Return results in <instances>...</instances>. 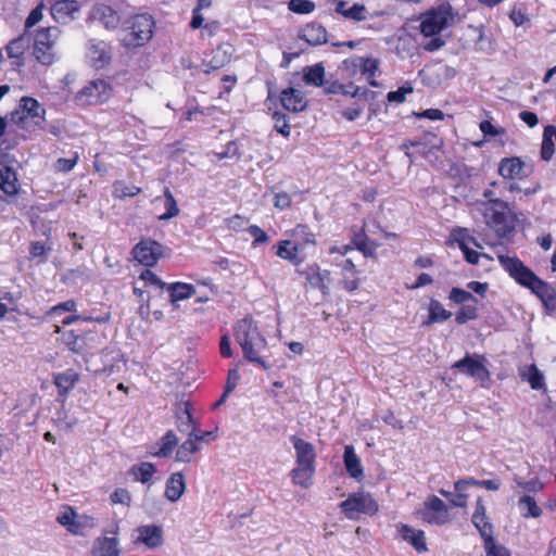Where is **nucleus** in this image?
<instances>
[{"label": "nucleus", "instance_id": "a211bd4d", "mask_svg": "<svg viewBox=\"0 0 556 556\" xmlns=\"http://www.w3.org/2000/svg\"><path fill=\"white\" fill-rule=\"evenodd\" d=\"M80 10L77 0H59L50 9L52 17L60 24H68Z\"/></svg>", "mask_w": 556, "mask_h": 556}, {"label": "nucleus", "instance_id": "3c124183", "mask_svg": "<svg viewBox=\"0 0 556 556\" xmlns=\"http://www.w3.org/2000/svg\"><path fill=\"white\" fill-rule=\"evenodd\" d=\"M288 8L298 14H308L314 11L315 4L309 0H291Z\"/></svg>", "mask_w": 556, "mask_h": 556}, {"label": "nucleus", "instance_id": "bf43d9fd", "mask_svg": "<svg viewBox=\"0 0 556 556\" xmlns=\"http://www.w3.org/2000/svg\"><path fill=\"white\" fill-rule=\"evenodd\" d=\"M140 280H142L146 285L157 286L163 289L167 283L163 282L153 271L150 269H144L140 275Z\"/></svg>", "mask_w": 556, "mask_h": 556}, {"label": "nucleus", "instance_id": "4c0bfd02", "mask_svg": "<svg viewBox=\"0 0 556 556\" xmlns=\"http://www.w3.org/2000/svg\"><path fill=\"white\" fill-rule=\"evenodd\" d=\"M518 507L525 518H538L542 515L541 507L529 495H525L518 501Z\"/></svg>", "mask_w": 556, "mask_h": 556}, {"label": "nucleus", "instance_id": "39448f33", "mask_svg": "<svg viewBox=\"0 0 556 556\" xmlns=\"http://www.w3.org/2000/svg\"><path fill=\"white\" fill-rule=\"evenodd\" d=\"M155 23L149 14H138L131 17L129 26L123 29L122 45L127 48H138L149 42L153 36Z\"/></svg>", "mask_w": 556, "mask_h": 556}, {"label": "nucleus", "instance_id": "aec40b11", "mask_svg": "<svg viewBox=\"0 0 556 556\" xmlns=\"http://www.w3.org/2000/svg\"><path fill=\"white\" fill-rule=\"evenodd\" d=\"M292 442L295 450L296 465L315 466L314 446L309 442L298 437H293Z\"/></svg>", "mask_w": 556, "mask_h": 556}, {"label": "nucleus", "instance_id": "2f4dec72", "mask_svg": "<svg viewBox=\"0 0 556 556\" xmlns=\"http://www.w3.org/2000/svg\"><path fill=\"white\" fill-rule=\"evenodd\" d=\"M165 288L169 292L172 303L189 299L195 293V288L185 282L168 283Z\"/></svg>", "mask_w": 556, "mask_h": 556}, {"label": "nucleus", "instance_id": "5701e85b", "mask_svg": "<svg viewBox=\"0 0 556 556\" xmlns=\"http://www.w3.org/2000/svg\"><path fill=\"white\" fill-rule=\"evenodd\" d=\"M282 106L292 112H301L306 108V100L303 93L294 88L285 89L280 96Z\"/></svg>", "mask_w": 556, "mask_h": 556}, {"label": "nucleus", "instance_id": "393cba45", "mask_svg": "<svg viewBox=\"0 0 556 556\" xmlns=\"http://www.w3.org/2000/svg\"><path fill=\"white\" fill-rule=\"evenodd\" d=\"M176 418V427L178 431L190 435V432L195 430L197 425L192 418L190 404L188 402H182L178 405Z\"/></svg>", "mask_w": 556, "mask_h": 556}, {"label": "nucleus", "instance_id": "603ef678", "mask_svg": "<svg viewBox=\"0 0 556 556\" xmlns=\"http://www.w3.org/2000/svg\"><path fill=\"white\" fill-rule=\"evenodd\" d=\"M412 147H415V148H418V153L421 154V155H426L429 150H427V147L425 143H421V142H418V141H413V140H405L402 144H401V150L404 151L405 155L408 157L409 160V163H413L414 162V153H412L409 151V149Z\"/></svg>", "mask_w": 556, "mask_h": 556}, {"label": "nucleus", "instance_id": "37998d69", "mask_svg": "<svg viewBox=\"0 0 556 556\" xmlns=\"http://www.w3.org/2000/svg\"><path fill=\"white\" fill-rule=\"evenodd\" d=\"M554 126L548 125L545 127L543 132V140L541 146V157L544 161H549L554 154L555 146L553 142L552 131Z\"/></svg>", "mask_w": 556, "mask_h": 556}, {"label": "nucleus", "instance_id": "c85d7f7f", "mask_svg": "<svg viewBox=\"0 0 556 556\" xmlns=\"http://www.w3.org/2000/svg\"><path fill=\"white\" fill-rule=\"evenodd\" d=\"M301 39L311 46H319L327 42V30L321 25L308 24L303 28Z\"/></svg>", "mask_w": 556, "mask_h": 556}, {"label": "nucleus", "instance_id": "338daca9", "mask_svg": "<svg viewBox=\"0 0 556 556\" xmlns=\"http://www.w3.org/2000/svg\"><path fill=\"white\" fill-rule=\"evenodd\" d=\"M378 65H379V62L377 59L364 58V62H363L361 72L363 74H369L370 76H372L377 72Z\"/></svg>", "mask_w": 556, "mask_h": 556}, {"label": "nucleus", "instance_id": "c03bdc74", "mask_svg": "<svg viewBox=\"0 0 556 556\" xmlns=\"http://www.w3.org/2000/svg\"><path fill=\"white\" fill-rule=\"evenodd\" d=\"M27 43L28 42L24 36L13 39L5 48L8 56L20 61L21 56L24 54L27 48ZM15 63L20 64V62Z\"/></svg>", "mask_w": 556, "mask_h": 556}, {"label": "nucleus", "instance_id": "864d4df0", "mask_svg": "<svg viewBox=\"0 0 556 556\" xmlns=\"http://www.w3.org/2000/svg\"><path fill=\"white\" fill-rule=\"evenodd\" d=\"M273 119L275 129L282 136L288 137L290 135V125L287 116L280 112H275Z\"/></svg>", "mask_w": 556, "mask_h": 556}, {"label": "nucleus", "instance_id": "a19ab883", "mask_svg": "<svg viewBox=\"0 0 556 556\" xmlns=\"http://www.w3.org/2000/svg\"><path fill=\"white\" fill-rule=\"evenodd\" d=\"M293 243L302 242L303 251L307 245H315L316 240L314 233L305 225H298L292 230Z\"/></svg>", "mask_w": 556, "mask_h": 556}, {"label": "nucleus", "instance_id": "79ce46f5", "mask_svg": "<svg viewBox=\"0 0 556 556\" xmlns=\"http://www.w3.org/2000/svg\"><path fill=\"white\" fill-rule=\"evenodd\" d=\"M199 451V446L194 439L189 435V439L185 441L176 452V460L180 463H189L191 456Z\"/></svg>", "mask_w": 556, "mask_h": 556}, {"label": "nucleus", "instance_id": "052dcab7", "mask_svg": "<svg viewBox=\"0 0 556 556\" xmlns=\"http://www.w3.org/2000/svg\"><path fill=\"white\" fill-rule=\"evenodd\" d=\"M413 92L410 86L402 87L396 91H390L387 96L389 102L403 103L406 99V94Z\"/></svg>", "mask_w": 556, "mask_h": 556}, {"label": "nucleus", "instance_id": "4be33fe9", "mask_svg": "<svg viewBox=\"0 0 556 556\" xmlns=\"http://www.w3.org/2000/svg\"><path fill=\"white\" fill-rule=\"evenodd\" d=\"M303 252V243H293L291 240H282L278 244L277 256L283 260L290 261L294 265H299L303 262V257L300 254Z\"/></svg>", "mask_w": 556, "mask_h": 556}, {"label": "nucleus", "instance_id": "9d476101", "mask_svg": "<svg viewBox=\"0 0 556 556\" xmlns=\"http://www.w3.org/2000/svg\"><path fill=\"white\" fill-rule=\"evenodd\" d=\"M111 92L112 88L108 81L94 79L77 92L76 100L84 105H97L108 101Z\"/></svg>", "mask_w": 556, "mask_h": 556}, {"label": "nucleus", "instance_id": "9b49d317", "mask_svg": "<svg viewBox=\"0 0 556 556\" xmlns=\"http://www.w3.org/2000/svg\"><path fill=\"white\" fill-rule=\"evenodd\" d=\"M56 521L75 535H85L87 529H91L96 526L93 517L77 515L70 506L64 507L63 511L58 516Z\"/></svg>", "mask_w": 556, "mask_h": 556}, {"label": "nucleus", "instance_id": "0e129e2a", "mask_svg": "<svg viewBox=\"0 0 556 556\" xmlns=\"http://www.w3.org/2000/svg\"><path fill=\"white\" fill-rule=\"evenodd\" d=\"M239 371L238 369H230L228 372L227 383L225 392L223 393V399H226L228 394L236 388L239 380Z\"/></svg>", "mask_w": 556, "mask_h": 556}, {"label": "nucleus", "instance_id": "6ab92c4d", "mask_svg": "<svg viewBox=\"0 0 556 556\" xmlns=\"http://www.w3.org/2000/svg\"><path fill=\"white\" fill-rule=\"evenodd\" d=\"M91 17L108 29H116L121 24L119 14L105 4L94 5L91 11Z\"/></svg>", "mask_w": 556, "mask_h": 556}, {"label": "nucleus", "instance_id": "774afa93", "mask_svg": "<svg viewBox=\"0 0 556 556\" xmlns=\"http://www.w3.org/2000/svg\"><path fill=\"white\" fill-rule=\"evenodd\" d=\"M50 248H47L42 242L36 241L30 244V256L36 257H45L47 252L50 251Z\"/></svg>", "mask_w": 556, "mask_h": 556}, {"label": "nucleus", "instance_id": "f8f14e48", "mask_svg": "<svg viewBox=\"0 0 556 556\" xmlns=\"http://www.w3.org/2000/svg\"><path fill=\"white\" fill-rule=\"evenodd\" d=\"M484 362H485V358L482 355L467 354L464 358L455 362L452 365V368L458 369L466 376L484 383L490 380V376H491Z\"/></svg>", "mask_w": 556, "mask_h": 556}, {"label": "nucleus", "instance_id": "f3484780", "mask_svg": "<svg viewBox=\"0 0 556 556\" xmlns=\"http://www.w3.org/2000/svg\"><path fill=\"white\" fill-rule=\"evenodd\" d=\"M395 528L399 538L412 545L418 553L428 551L425 532L422 530L415 529L405 523H397Z\"/></svg>", "mask_w": 556, "mask_h": 556}, {"label": "nucleus", "instance_id": "cd10ccee", "mask_svg": "<svg viewBox=\"0 0 556 556\" xmlns=\"http://www.w3.org/2000/svg\"><path fill=\"white\" fill-rule=\"evenodd\" d=\"M307 283L316 289L327 292L326 281L329 280L330 273L328 270H321L317 264L309 265L305 270Z\"/></svg>", "mask_w": 556, "mask_h": 556}, {"label": "nucleus", "instance_id": "4d7b16f0", "mask_svg": "<svg viewBox=\"0 0 556 556\" xmlns=\"http://www.w3.org/2000/svg\"><path fill=\"white\" fill-rule=\"evenodd\" d=\"M141 192V189L136 186H125L122 184L115 185V197L117 198H126V197H135Z\"/></svg>", "mask_w": 556, "mask_h": 556}, {"label": "nucleus", "instance_id": "680f3d73", "mask_svg": "<svg viewBox=\"0 0 556 556\" xmlns=\"http://www.w3.org/2000/svg\"><path fill=\"white\" fill-rule=\"evenodd\" d=\"M292 199L287 192H278L275 194L274 206L280 211L287 210L291 206Z\"/></svg>", "mask_w": 556, "mask_h": 556}, {"label": "nucleus", "instance_id": "6e6d98bb", "mask_svg": "<svg viewBox=\"0 0 556 556\" xmlns=\"http://www.w3.org/2000/svg\"><path fill=\"white\" fill-rule=\"evenodd\" d=\"M353 243L364 253L365 256H372L376 247L367 245V237L365 233H358L354 237Z\"/></svg>", "mask_w": 556, "mask_h": 556}, {"label": "nucleus", "instance_id": "ddd939ff", "mask_svg": "<svg viewBox=\"0 0 556 556\" xmlns=\"http://www.w3.org/2000/svg\"><path fill=\"white\" fill-rule=\"evenodd\" d=\"M163 253V247L151 239L141 240L132 249L134 258L144 266H154Z\"/></svg>", "mask_w": 556, "mask_h": 556}, {"label": "nucleus", "instance_id": "69168bd1", "mask_svg": "<svg viewBox=\"0 0 556 556\" xmlns=\"http://www.w3.org/2000/svg\"><path fill=\"white\" fill-rule=\"evenodd\" d=\"M248 231L254 238V244L265 243L268 240L266 232L256 225L250 226Z\"/></svg>", "mask_w": 556, "mask_h": 556}, {"label": "nucleus", "instance_id": "0eeeda50", "mask_svg": "<svg viewBox=\"0 0 556 556\" xmlns=\"http://www.w3.org/2000/svg\"><path fill=\"white\" fill-rule=\"evenodd\" d=\"M46 115L45 108L31 97H23L18 106L11 113V121L24 129L30 125L39 126L43 123Z\"/></svg>", "mask_w": 556, "mask_h": 556}, {"label": "nucleus", "instance_id": "5fc2aeb1", "mask_svg": "<svg viewBox=\"0 0 556 556\" xmlns=\"http://www.w3.org/2000/svg\"><path fill=\"white\" fill-rule=\"evenodd\" d=\"M486 556H510L506 547L498 545L493 538L484 541Z\"/></svg>", "mask_w": 556, "mask_h": 556}, {"label": "nucleus", "instance_id": "a18cd8bd", "mask_svg": "<svg viewBox=\"0 0 556 556\" xmlns=\"http://www.w3.org/2000/svg\"><path fill=\"white\" fill-rule=\"evenodd\" d=\"M166 212L159 216L160 220H168L179 214L177 202L168 188L164 190Z\"/></svg>", "mask_w": 556, "mask_h": 556}, {"label": "nucleus", "instance_id": "1a4fd4ad", "mask_svg": "<svg viewBox=\"0 0 556 556\" xmlns=\"http://www.w3.org/2000/svg\"><path fill=\"white\" fill-rule=\"evenodd\" d=\"M422 521L442 526L450 521L448 508L438 496H429L422 504V507L416 513Z\"/></svg>", "mask_w": 556, "mask_h": 556}, {"label": "nucleus", "instance_id": "8fccbe9b", "mask_svg": "<svg viewBox=\"0 0 556 556\" xmlns=\"http://www.w3.org/2000/svg\"><path fill=\"white\" fill-rule=\"evenodd\" d=\"M472 523L478 529L484 541L489 540V538H493L492 526L486 516L472 517Z\"/></svg>", "mask_w": 556, "mask_h": 556}, {"label": "nucleus", "instance_id": "7c9ffc66", "mask_svg": "<svg viewBox=\"0 0 556 556\" xmlns=\"http://www.w3.org/2000/svg\"><path fill=\"white\" fill-rule=\"evenodd\" d=\"M344 465L349 475L354 479H361L363 477V467L359 458L354 452L353 446L346 445L344 448Z\"/></svg>", "mask_w": 556, "mask_h": 556}, {"label": "nucleus", "instance_id": "f257e3e1", "mask_svg": "<svg viewBox=\"0 0 556 556\" xmlns=\"http://www.w3.org/2000/svg\"><path fill=\"white\" fill-rule=\"evenodd\" d=\"M498 261L518 283L530 288L541 299L546 309H556L554 290L539 279L519 258L509 255H498Z\"/></svg>", "mask_w": 556, "mask_h": 556}, {"label": "nucleus", "instance_id": "13d9d810", "mask_svg": "<svg viewBox=\"0 0 556 556\" xmlns=\"http://www.w3.org/2000/svg\"><path fill=\"white\" fill-rule=\"evenodd\" d=\"M111 501L114 504H122V505L129 506L131 503V496H130V493L126 489L119 488V489H116L112 493Z\"/></svg>", "mask_w": 556, "mask_h": 556}, {"label": "nucleus", "instance_id": "49530a36", "mask_svg": "<svg viewBox=\"0 0 556 556\" xmlns=\"http://www.w3.org/2000/svg\"><path fill=\"white\" fill-rule=\"evenodd\" d=\"M55 332L61 333L60 340L73 352L79 353L83 350L80 338L72 330L61 332V328L55 326Z\"/></svg>", "mask_w": 556, "mask_h": 556}, {"label": "nucleus", "instance_id": "ea45409f", "mask_svg": "<svg viewBox=\"0 0 556 556\" xmlns=\"http://www.w3.org/2000/svg\"><path fill=\"white\" fill-rule=\"evenodd\" d=\"M325 68L321 64L308 66L304 71V81L306 85L320 87L324 84Z\"/></svg>", "mask_w": 556, "mask_h": 556}, {"label": "nucleus", "instance_id": "2eb2a0df", "mask_svg": "<svg viewBox=\"0 0 556 556\" xmlns=\"http://www.w3.org/2000/svg\"><path fill=\"white\" fill-rule=\"evenodd\" d=\"M135 543L143 544L149 548H156L163 544V528L157 525H144L136 529Z\"/></svg>", "mask_w": 556, "mask_h": 556}, {"label": "nucleus", "instance_id": "473e14b6", "mask_svg": "<svg viewBox=\"0 0 556 556\" xmlns=\"http://www.w3.org/2000/svg\"><path fill=\"white\" fill-rule=\"evenodd\" d=\"M314 473L315 466L296 465V467L291 471L292 482L307 489L312 485Z\"/></svg>", "mask_w": 556, "mask_h": 556}, {"label": "nucleus", "instance_id": "7ed1b4c3", "mask_svg": "<svg viewBox=\"0 0 556 556\" xmlns=\"http://www.w3.org/2000/svg\"><path fill=\"white\" fill-rule=\"evenodd\" d=\"M464 17L450 2L430 8L419 16V31L425 37L438 36L442 30L462 23Z\"/></svg>", "mask_w": 556, "mask_h": 556}, {"label": "nucleus", "instance_id": "b1692460", "mask_svg": "<svg viewBox=\"0 0 556 556\" xmlns=\"http://www.w3.org/2000/svg\"><path fill=\"white\" fill-rule=\"evenodd\" d=\"M178 438L174 431L168 430L161 439V441L153 446L150 454L154 457L168 458L172 456L175 447L178 445Z\"/></svg>", "mask_w": 556, "mask_h": 556}, {"label": "nucleus", "instance_id": "c756f323", "mask_svg": "<svg viewBox=\"0 0 556 556\" xmlns=\"http://www.w3.org/2000/svg\"><path fill=\"white\" fill-rule=\"evenodd\" d=\"M78 380L79 375L73 369H68L54 376V384L59 389V394L62 396H66L67 393L74 389Z\"/></svg>", "mask_w": 556, "mask_h": 556}, {"label": "nucleus", "instance_id": "dca6fc26", "mask_svg": "<svg viewBox=\"0 0 556 556\" xmlns=\"http://www.w3.org/2000/svg\"><path fill=\"white\" fill-rule=\"evenodd\" d=\"M498 174L504 179L521 180L529 176L526 164L518 156L504 157L498 164Z\"/></svg>", "mask_w": 556, "mask_h": 556}, {"label": "nucleus", "instance_id": "c9c22d12", "mask_svg": "<svg viewBox=\"0 0 556 556\" xmlns=\"http://www.w3.org/2000/svg\"><path fill=\"white\" fill-rule=\"evenodd\" d=\"M336 12L345 18L356 22L364 21L367 17V10L363 4L355 3L350 8H345V3L340 1L337 3Z\"/></svg>", "mask_w": 556, "mask_h": 556}, {"label": "nucleus", "instance_id": "58836bf2", "mask_svg": "<svg viewBox=\"0 0 556 556\" xmlns=\"http://www.w3.org/2000/svg\"><path fill=\"white\" fill-rule=\"evenodd\" d=\"M130 471L137 481L149 483L152 476L156 472V467L152 463L144 462L134 466Z\"/></svg>", "mask_w": 556, "mask_h": 556}, {"label": "nucleus", "instance_id": "f03ea898", "mask_svg": "<svg viewBox=\"0 0 556 556\" xmlns=\"http://www.w3.org/2000/svg\"><path fill=\"white\" fill-rule=\"evenodd\" d=\"M233 332L236 342L240 345L244 358L267 369L268 366L261 356L267 348V341L260 332L255 321L251 317H245L236 324Z\"/></svg>", "mask_w": 556, "mask_h": 556}, {"label": "nucleus", "instance_id": "e2e57ef3", "mask_svg": "<svg viewBox=\"0 0 556 556\" xmlns=\"http://www.w3.org/2000/svg\"><path fill=\"white\" fill-rule=\"evenodd\" d=\"M480 130L484 136L495 137L498 135H504V128H496L491 122L482 121L479 125Z\"/></svg>", "mask_w": 556, "mask_h": 556}, {"label": "nucleus", "instance_id": "20e7f679", "mask_svg": "<svg viewBox=\"0 0 556 556\" xmlns=\"http://www.w3.org/2000/svg\"><path fill=\"white\" fill-rule=\"evenodd\" d=\"M476 211L482 215L485 225L501 238L515 229V217L507 203L500 199L477 202Z\"/></svg>", "mask_w": 556, "mask_h": 556}, {"label": "nucleus", "instance_id": "423d86ee", "mask_svg": "<svg viewBox=\"0 0 556 556\" xmlns=\"http://www.w3.org/2000/svg\"><path fill=\"white\" fill-rule=\"evenodd\" d=\"M339 507L344 516L351 520L359 519L362 514L374 516L379 510L377 501L365 491L351 493L346 500L339 504Z\"/></svg>", "mask_w": 556, "mask_h": 556}, {"label": "nucleus", "instance_id": "6e6552de", "mask_svg": "<svg viewBox=\"0 0 556 556\" xmlns=\"http://www.w3.org/2000/svg\"><path fill=\"white\" fill-rule=\"evenodd\" d=\"M61 34L58 27H47L37 30L35 36L34 55L43 65L54 62V45Z\"/></svg>", "mask_w": 556, "mask_h": 556}, {"label": "nucleus", "instance_id": "09e8293b", "mask_svg": "<svg viewBox=\"0 0 556 556\" xmlns=\"http://www.w3.org/2000/svg\"><path fill=\"white\" fill-rule=\"evenodd\" d=\"M477 304H466L456 314L455 320L457 324L463 325L469 320L477 318Z\"/></svg>", "mask_w": 556, "mask_h": 556}, {"label": "nucleus", "instance_id": "bb28decb", "mask_svg": "<svg viewBox=\"0 0 556 556\" xmlns=\"http://www.w3.org/2000/svg\"><path fill=\"white\" fill-rule=\"evenodd\" d=\"M232 49L229 45L219 46L217 49L213 51L212 59L204 63L205 73H210V71H215L224 67L231 60Z\"/></svg>", "mask_w": 556, "mask_h": 556}, {"label": "nucleus", "instance_id": "72a5a7b5", "mask_svg": "<svg viewBox=\"0 0 556 556\" xmlns=\"http://www.w3.org/2000/svg\"><path fill=\"white\" fill-rule=\"evenodd\" d=\"M520 377L522 380L528 381L533 390L545 389L544 376L533 364L521 368Z\"/></svg>", "mask_w": 556, "mask_h": 556}, {"label": "nucleus", "instance_id": "f704fd0d", "mask_svg": "<svg viewBox=\"0 0 556 556\" xmlns=\"http://www.w3.org/2000/svg\"><path fill=\"white\" fill-rule=\"evenodd\" d=\"M429 316L428 319L424 321V325L429 326L434 323H442L451 318L452 313L446 311L443 305L438 301L432 299L428 305Z\"/></svg>", "mask_w": 556, "mask_h": 556}, {"label": "nucleus", "instance_id": "e433bc0d", "mask_svg": "<svg viewBox=\"0 0 556 556\" xmlns=\"http://www.w3.org/2000/svg\"><path fill=\"white\" fill-rule=\"evenodd\" d=\"M94 556H119L118 541L116 538L98 539Z\"/></svg>", "mask_w": 556, "mask_h": 556}, {"label": "nucleus", "instance_id": "a878e982", "mask_svg": "<svg viewBox=\"0 0 556 556\" xmlns=\"http://www.w3.org/2000/svg\"><path fill=\"white\" fill-rule=\"evenodd\" d=\"M0 189L7 195H15L20 191L17 174L10 166L0 168Z\"/></svg>", "mask_w": 556, "mask_h": 556}, {"label": "nucleus", "instance_id": "412c9836", "mask_svg": "<svg viewBox=\"0 0 556 556\" xmlns=\"http://www.w3.org/2000/svg\"><path fill=\"white\" fill-rule=\"evenodd\" d=\"M186 491V480L181 472L172 473L165 484L164 496L172 503L177 502Z\"/></svg>", "mask_w": 556, "mask_h": 556}, {"label": "nucleus", "instance_id": "de8ad7c7", "mask_svg": "<svg viewBox=\"0 0 556 556\" xmlns=\"http://www.w3.org/2000/svg\"><path fill=\"white\" fill-rule=\"evenodd\" d=\"M448 299L456 304H478V300L469 291L460 288H452L448 294Z\"/></svg>", "mask_w": 556, "mask_h": 556}, {"label": "nucleus", "instance_id": "4468645a", "mask_svg": "<svg viewBox=\"0 0 556 556\" xmlns=\"http://www.w3.org/2000/svg\"><path fill=\"white\" fill-rule=\"evenodd\" d=\"M86 58L92 67L104 68L112 60L111 46L103 41L92 39L87 43Z\"/></svg>", "mask_w": 556, "mask_h": 556}]
</instances>
